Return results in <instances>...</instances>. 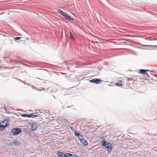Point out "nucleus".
<instances>
[{
  "instance_id": "20",
  "label": "nucleus",
  "mask_w": 157,
  "mask_h": 157,
  "mask_svg": "<svg viewBox=\"0 0 157 157\" xmlns=\"http://www.w3.org/2000/svg\"><path fill=\"white\" fill-rule=\"evenodd\" d=\"M21 37H15L14 38V40H19L20 39H21Z\"/></svg>"
},
{
  "instance_id": "15",
  "label": "nucleus",
  "mask_w": 157,
  "mask_h": 157,
  "mask_svg": "<svg viewBox=\"0 0 157 157\" xmlns=\"http://www.w3.org/2000/svg\"><path fill=\"white\" fill-rule=\"evenodd\" d=\"M73 131L75 132V136H77L78 137L80 135V133L79 132H76L75 130L73 129Z\"/></svg>"
},
{
  "instance_id": "3",
  "label": "nucleus",
  "mask_w": 157,
  "mask_h": 157,
  "mask_svg": "<svg viewBox=\"0 0 157 157\" xmlns=\"http://www.w3.org/2000/svg\"><path fill=\"white\" fill-rule=\"evenodd\" d=\"M89 81L90 82L98 84L101 83L102 81L100 79L96 78L90 80Z\"/></svg>"
},
{
  "instance_id": "17",
  "label": "nucleus",
  "mask_w": 157,
  "mask_h": 157,
  "mask_svg": "<svg viewBox=\"0 0 157 157\" xmlns=\"http://www.w3.org/2000/svg\"><path fill=\"white\" fill-rule=\"evenodd\" d=\"M70 154L68 153H66L65 154H64V157H70Z\"/></svg>"
},
{
  "instance_id": "27",
  "label": "nucleus",
  "mask_w": 157,
  "mask_h": 157,
  "mask_svg": "<svg viewBox=\"0 0 157 157\" xmlns=\"http://www.w3.org/2000/svg\"><path fill=\"white\" fill-rule=\"evenodd\" d=\"M54 98H55V97L54 96H53Z\"/></svg>"
},
{
  "instance_id": "13",
  "label": "nucleus",
  "mask_w": 157,
  "mask_h": 157,
  "mask_svg": "<svg viewBox=\"0 0 157 157\" xmlns=\"http://www.w3.org/2000/svg\"><path fill=\"white\" fill-rule=\"evenodd\" d=\"M9 122L10 121L9 120L5 119L2 121V123L3 124H7H7H8L9 123Z\"/></svg>"
},
{
  "instance_id": "5",
  "label": "nucleus",
  "mask_w": 157,
  "mask_h": 157,
  "mask_svg": "<svg viewBox=\"0 0 157 157\" xmlns=\"http://www.w3.org/2000/svg\"><path fill=\"white\" fill-rule=\"evenodd\" d=\"M81 143L85 145H87L88 144L87 141L84 139H83L80 141Z\"/></svg>"
},
{
  "instance_id": "16",
  "label": "nucleus",
  "mask_w": 157,
  "mask_h": 157,
  "mask_svg": "<svg viewBox=\"0 0 157 157\" xmlns=\"http://www.w3.org/2000/svg\"><path fill=\"white\" fill-rule=\"evenodd\" d=\"M38 116V115H34L33 114H30V117H32L33 118H34L36 117H37Z\"/></svg>"
},
{
  "instance_id": "14",
  "label": "nucleus",
  "mask_w": 157,
  "mask_h": 157,
  "mask_svg": "<svg viewBox=\"0 0 157 157\" xmlns=\"http://www.w3.org/2000/svg\"><path fill=\"white\" fill-rule=\"evenodd\" d=\"M116 85L118 86H122V81H119L116 84Z\"/></svg>"
},
{
  "instance_id": "25",
  "label": "nucleus",
  "mask_w": 157,
  "mask_h": 157,
  "mask_svg": "<svg viewBox=\"0 0 157 157\" xmlns=\"http://www.w3.org/2000/svg\"><path fill=\"white\" fill-rule=\"evenodd\" d=\"M72 106L73 105H71V106H67V107L68 108H70L71 107H72Z\"/></svg>"
},
{
  "instance_id": "21",
  "label": "nucleus",
  "mask_w": 157,
  "mask_h": 157,
  "mask_svg": "<svg viewBox=\"0 0 157 157\" xmlns=\"http://www.w3.org/2000/svg\"><path fill=\"white\" fill-rule=\"evenodd\" d=\"M70 157H78L76 155L73 154H70Z\"/></svg>"
},
{
  "instance_id": "18",
  "label": "nucleus",
  "mask_w": 157,
  "mask_h": 157,
  "mask_svg": "<svg viewBox=\"0 0 157 157\" xmlns=\"http://www.w3.org/2000/svg\"><path fill=\"white\" fill-rule=\"evenodd\" d=\"M78 137L79 138V139L80 140V141L81 140H82L83 139H84L83 136L80 135Z\"/></svg>"
},
{
  "instance_id": "6",
  "label": "nucleus",
  "mask_w": 157,
  "mask_h": 157,
  "mask_svg": "<svg viewBox=\"0 0 157 157\" xmlns=\"http://www.w3.org/2000/svg\"><path fill=\"white\" fill-rule=\"evenodd\" d=\"M57 11L59 13H60L62 15L64 16V17L67 14L66 13L64 12L63 11L60 10L58 9V10Z\"/></svg>"
},
{
  "instance_id": "22",
  "label": "nucleus",
  "mask_w": 157,
  "mask_h": 157,
  "mask_svg": "<svg viewBox=\"0 0 157 157\" xmlns=\"http://www.w3.org/2000/svg\"><path fill=\"white\" fill-rule=\"evenodd\" d=\"M39 89V90H39V91H41L42 90H45V89H44L43 87H41L40 88H38Z\"/></svg>"
},
{
  "instance_id": "7",
  "label": "nucleus",
  "mask_w": 157,
  "mask_h": 157,
  "mask_svg": "<svg viewBox=\"0 0 157 157\" xmlns=\"http://www.w3.org/2000/svg\"><path fill=\"white\" fill-rule=\"evenodd\" d=\"M8 126V124H5V125H0V130H2L6 127Z\"/></svg>"
},
{
  "instance_id": "19",
  "label": "nucleus",
  "mask_w": 157,
  "mask_h": 157,
  "mask_svg": "<svg viewBox=\"0 0 157 157\" xmlns=\"http://www.w3.org/2000/svg\"><path fill=\"white\" fill-rule=\"evenodd\" d=\"M70 39H72V40H74V38L73 37V35L70 32Z\"/></svg>"
},
{
  "instance_id": "2",
  "label": "nucleus",
  "mask_w": 157,
  "mask_h": 157,
  "mask_svg": "<svg viewBox=\"0 0 157 157\" xmlns=\"http://www.w3.org/2000/svg\"><path fill=\"white\" fill-rule=\"evenodd\" d=\"M21 131L22 130L21 128H13L11 132L13 133V135L15 136L20 134Z\"/></svg>"
},
{
  "instance_id": "12",
  "label": "nucleus",
  "mask_w": 157,
  "mask_h": 157,
  "mask_svg": "<svg viewBox=\"0 0 157 157\" xmlns=\"http://www.w3.org/2000/svg\"><path fill=\"white\" fill-rule=\"evenodd\" d=\"M13 143L15 145H19L20 142L17 140H14L13 142Z\"/></svg>"
},
{
  "instance_id": "9",
  "label": "nucleus",
  "mask_w": 157,
  "mask_h": 157,
  "mask_svg": "<svg viewBox=\"0 0 157 157\" xmlns=\"http://www.w3.org/2000/svg\"><path fill=\"white\" fill-rule=\"evenodd\" d=\"M31 114H22L21 115L22 117H30Z\"/></svg>"
},
{
  "instance_id": "8",
  "label": "nucleus",
  "mask_w": 157,
  "mask_h": 157,
  "mask_svg": "<svg viewBox=\"0 0 157 157\" xmlns=\"http://www.w3.org/2000/svg\"><path fill=\"white\" fill-rule=\"evenodd\" d=\"M57 154L59 157H64V154L61 151H58L57 152Z\"/></svg>"
},
{
  "instance_id": "4",
  "label": "nucleus",
  "mask_w": 157,
  "mask_h": 157,
  "mask_svg": "<svg viewBox=\"0 0 157 157\" xmlns=\"http://www.w3.org/2000/svg\"><path fill=\"white\" fill-rule=\"evenodd\" d=\"M147 71H150L151 72H154L153 71H150L149 70H145L144 69H140L139 70V73L140 74H145Z\"/></svg>"
},
{
  "instance_id": "11",
  "label": "nucleus",
  "mask_w": 157,
  "mask_h": 157,
  "mask_svg": "<svg viewBox=\"0 0 157 157\" xmlns=\"http://www.w3.org/2000/svg\"><path fill=\"white\" fill-rule=\"evenodd\" d=\"M65 17L66 19L70 21L73 20V19L67 14H66V16H65Z\"/></svg>"
},
{
  "instance_id": "23",
  "label": "nucleus",
  "mask_w": 157,
  "mask_h": 157,
  "mask_svg": "<svg viewBox=\"0 0 157 157\" xmlns=\"http://www.w3.org/2000/svg\"><path fill=\"white\" fill-rule=\"evenodd\" d=\"M33 88H34V89H35V90H38V91L40 90H39V89L38 88H37L36 87H35V88H33Z\"/></svg>"
},
{
  "instance_id": "10",
  "label": "nucleus",
  "mask_w": 157,
  "mask_h": 157,
  "mask_svg": "<svg viewBox=\"0 0 157 157\" xmlns=\"http://www.w3.org/2000/svg\"><path fill=\"white\" fill-rule=\"evenodd\" d=\"M37 127L36 125L34 124H33L31 126V130L32 131H35L37 129Z\"/></svg>"
},
{
  "instance_id": "26",
  "label": "nucleus",
  "mask_w": 157,
  "mask_h": 157,
  "mask_svg": "<svg viewBox=\"0 0 157 157\" xmlns=\"http://www.w3.org/2000/svg\"><path fill=\"white\" fill-rule=\"evenodd\" d=\"M43 82L44 83H45V82Z\"/></svg>"
},
{
  "instance_id": "1",
  "label": "nucleus",
  "mask_w": 157,
  "mask_h": 157,
  "mask_svg": "<svg viewBox=\"0 0 157 157\" xmlns=\"http://www.w3.org/2000/svg\"><path fill=\"white\" fill-rule=\"evenodd\" d=\"M101 139H103V140L101 141L102 145L105 147L107 149V151L110 153L113 149V145L111 144L106 142L104 138L103 137H101Z\"/></svg>"
},
{
  "instance_id": "28",
  "label": "nucleus",
  "mask_w": 157,
  "mask_h": 157,
  "mask_svg": "<svg viewBox=\"0 0 157 157\" xmlns=\"http://www.w3.org/2000/svg\"><path fill=\"white\" fill-rule=\"evenodd\" d=\"M70 128H72V127H70Z\"/></svg>"
},
{
  "instance_id": "24",
  "label": "nucleus",
  "mask_w": 157,
  "mask_h": 157,
  "mask_svg": "<svg viewBox=\"0 0 157 157\" xmlns=\"http://www.w3.org/2000/svg\"><path fill=\"white\" fill-rule=\"evenodd\" d=\"M145 75H146L149 78V76L148 75V74L147 73H146H146Z\"/></svg>"
}]
</instances>
